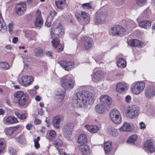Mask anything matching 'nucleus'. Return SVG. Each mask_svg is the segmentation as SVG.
<instances>
[{
  "label": "nucleus",
  "mask_w": 155,
  "mask_h": 155,
  "mask_svg": "<svg viewBox=\"0 0 155 155\" xmlns=\"http://www.w3.org/2000/svg\"><path fill=\"white\" fill-rule=\"evenodd\" d=\"M93 95L87 91L79 92L74 94L72 97V103L75 108L83 107L87 103L91 104L93 102Z\"/></svg>",
  "instance_id": "nucleus-1"
},
{
  "label": "nucleus",
  "mask_w": 155,
  "mask_h": 155,
  "mask_svg": "<svg viewBox=\"0 0 155 155\" xmlns=\"http://www.w3.org/2000/svg\"><path fill=\"white\" fill-rule=\"evenodd\" d=\"M14 97L17 98V102L20 106H24L28 105V95L23 91H18L14 94Z\"/></svg>",
  "instance_id": "nucleus-2"
},
{
  "label": "nucleus",
  "mask_w": 155,
  "mask_h": 155,
  "mask_svg": "<svg viewBox=\"0 0 155 155\" xmlns=\"http://www.w3.org/2000/svg\"><path fill=\"white\" fill-rule=\"evenodd\" d=\"M140 114L139 107L136 105H130L126 110V115L129 118L134 119L137 117Z\"/></svg>",
  "instance_id": "nucleus-3"
},
{
  "label": "nucleus",
  "mask_w": 155,
  "mask_h": 155,
  "mask_svg": "<svg viewBox=\"0 0 155 155\" xmlns=\"http://www.w3.org/2000/svg\"><path fill=\"white\" fill-rule=\"evenodd\" d=\"M74 82L69 75H66L61 78V86L65 89H72L74 87Z\"/></svg>",
  "instance_id": "nucleus-4"
},
{
  "label": "nucleus",
  "mask_w": 155,
  "mask_h": 155,
  "mask_svg": "<svg viewBox=\"0 0 155 155\" xmlns=\"http://www.w3.org/2000/svg\"><path fill=\"white\" fill-rule=\"evenodd\" d=\"M110 117L112 121L115 124H119L121 121L120 114L117 109H114L109 113Z\"/></svg>",
  "instance_id": "nucleus-5"
},
{
  "label": "nucleus",
  "mask_w": 155,
  "mask_h": 155,
  "mask_svg": "<svg viewBox=\"0 0 155 155\" xmlns=\"http://www.w3.org/2000/svg\"><path fill=\"white\" fill-rule=\"evenodd\" d=\"M126 34V29L119 25L111 28L109 31V34L114 35L122 36Z\"/></svg>",
  "instance_id": "nucleus-6"
},
{
  "label": "nucleus",
  "mask_w": 155,
  "mask_h": 155,
  "mask_svg": "<svg viewBox=\"0 0 155 155\" xmlns=\"http://www.w3.org/2000/svg\"><path fill=\"white\" fill-rule=\"evenodd\" d=\"M64 30L62 25L59 23L58 25L54 30V31H51V38H57L58 37H61L64 34Z\"/></svg>",
  "instance_id": "nucleus-7"
},
{
  "label": "nucleus",
  "mask_w": 155,
  "mask_h": 155,
  "mask_svg": "<svg viewBox=\"0 0 155 155\" xmlns=\"http://www.w3.org/2000/svg\"><path fill=\"white\" fill-rule=\"evenodd\" d=\"M145 87L144 83L142 82H137L134 84L131 89L132 92L135 94H138L141 92Z\"/></svg>",
  "instance_id": "nucleus-8"
},
{
  "label": "nucleus",
  "mask_w": 155,
  "mask_h": 155,
  "mask_svg": "<svg viewBox=\"0 0 155 155\" xmlns=\"http://www.w3.org/2000/svg\"><path fill=\"white\" fill-rule=\"evenodd\" d=\"M107 13L105 12H98L94 19V22L97 24H103L105 21Z\"/></svg>",
  "instance_id": "nucleus-9"
},
{
  "label": "nucleus",
  "mask_w": 155,
  "mask_h": 155,
  "mask_svg": "<svg viewBox=\"0 0 155 155\" xmlns=\"http://www.w3.org/2000/svg\"><path fill=\"white\" fill-rule=\"evenodd\" d=\"M26 8V5L25 3L17 4L15 8L16 13L18 15H23L25 12Z\"/></svg>",
  "instance_id": "nucleus-10"
},
{
  "label": "nucleus",
  "mask_w": 155,
  "mask_h": 155,
  "mask_svg": "<svg viewBox=\"0 0 155 155\" xmlns=\"http://www.w3.org/2000/svg\"><path fill=\"white\" fill-rule=\"evenodd\" d=\"M58 63L65 70L69 71L72 69L74 66V62L73 61H60L58 62Z\"/></svg>",
  "instance_id": "nucleus-11"
},
{
  "label": "nucleus",
  "mask_w": 155,
  "mask_h": 155,
  "mask_svg": "<svg viewBox=\"0 0 155 155\" xmlns=\"http://www.w3.org/2000/svg\"><path fill=\"white\" fill-rule=\"evenodd\" d=\"M33 81L31 76H23L19 80V82L21 85L26 86L31 84Z\"/></svg>",
  "instance_id": "nucleus-12"
},
{
  "label": "nucleus",
  "mask_w": 155,
  "mask_h": 155,
  "mask_svg": "<svg viewBox=\"0 0 155 155\" xmlns=\"http://www.w3.org/2000/svg\"><path fill=\"white\" fill-rule=\"evenodd\" d=\"M73 127L72 124L69 123L65 124L63 126V131L66 137H69L71 135Z\"/></svg>",
  "instance_id": "nucleus-13"
},
{
  "label": "nucleus",
  "mask_w": 155,
  "mask_h": 155,
  "mask_svg": "<svg viewBox=\"0 0 155 155\" xmlns=\"http://www.w3.org/2000/svg\"><path fill=\"white\" fill-rule=\"evenodd\" d=\"M100 101L101 104L106 107L109 106L112 102L111 98L107 95H102L100 98Z\"/></svg>",
  "instance_id": "nucleus-14"
},
{
  "label": "nucleus",
  "mask_w": 155,
  "mask_h": 155,
  "mask_svg": "<svg viewBox=\"0 0 155 155\" xmlns=\"http://www.w3.org/2000/svg\"><path fill=\"white\" fill-rule=\"evenodd\" d=\"M35 21L34 23L35 26L37 27H40L43 24L41 12L38 10L36 12L35 16Z\"/></svg>",
  "instance_id": "nucleus-15"
},
{
  "label": "nucleus",
  "mask_w": 155,
  "mask_h": 155,
  "mask_svg": "<svg viewBox=\"0 0 155 155\" xmlns=\"http://www.w3.org/2000/svg\"><path fill=\"white\" fill-rule=\"evenodd\" d=\"M146 97L149 98L155 95V87L153 86H148L146 87L145 91Z\"/></svg>",
  "instance_id": "nucleus-16"
},
{
  "label": "nucleus",
  "mask_w": 155,
  "mask_h": 155,
  "mask_svg": "<svg viewBox=\"0 0 155 155\" xmlns=\"http://www.w3.org/2000/svg\"><path fill=\"white\" fill-rule=\"evenodd\" d=\"M128 85L126 83L120 82L116 85V91L119 93H122L125 92L127 89Z\"/></svg>",
  "instance_id": "nucleus-17"
},
{
  "label": "nucleus",
  "mask_w": 155,
  "mask_h": 155,
  "mask_svg": "<svg viewBox=\"0 0 155 155\" xmlns=\"http://www.w3.org/2000/svg\"><path fill=\"white\" fill-rule=\"evenodd\" d=\"M153 140H147L144 144V146L150 153H153L155 151V145Z\"/></svg>",
  "instance_id": "nucleus-18"
},
{
  "label": "nucleus",
  "mask_w": 155,
  "mask_h": 155,
  "mask_svg": "<svg viewBox=\"0 0 155 155\" xmlns=\"http://www.w3.org/2000/svg\"><path fill=\"white\" fill-rule=\"evenodd\" d=\"M64 118L62 116H57L53 117L52 124L53 126L57 129L60 127V124L61 121L63 120Z\"/></svg>",
  "instance_id": "nucleus-19"
},
{
  "label": "nucleus",
  "mask_w": 155,
  "mask_h": 155,
  "mask_svg": "<svg viewBox=\"0 0 155 155\" xmlns=\"http://www.w3.org/2000/svg\"><path fill=\"white\" fill-rule=\"evenodd\" d=\"M78 148L81 151L83 155H90L91 151L89 147L87 145L82 144L78 146Z\"/></svg>",
  "instance_id": "nucleus-20"
},
{
  "label": "nucleus",
  "mask_w": 155,
  "mask_h": 155,
  "mask_svg": "<svg viewBox=\"0 0 155 155\" xmlns=\"http://www.w3.org/2000/svg\"><path fill=\"white\" fill-rule=\"evenodd\" d=\"M134 128V126L132 124L125 122L122 126L119 128V130L121 131L130 132Z\"/></svg>",
  "instance_id": "nucleus-21"
},
{
  "label": "nucleus",
  "mask_w": 155,
  "mask_h": 155,
  "mask_svg": "<svg viewBox=\"0 0 155 155\" xmlns=\"http://www.w3.org/2000/svg\"><path fill=\"white\" fill-rule=\"evenodd\" d=\"M84 47L86 50H88L91 47L92 40L90 38L86 36H84Z\"/></svg>",
  "instance_id": "nucleus-22"
},
{
  "label": "nucleus",
  "mask_w": 155,
  "mask_h": 155,
  "mask_svg": "<svg viewBox=\"0 0 155 155\" xmlns=\"http://www.w3.org/2000/svg\"><path fill=\"white\" fill-rule=\"evenodd\" d=\"M51 43L53 46L58 51L60 52L62 51L63 48L62 45L59 43V40L58 38H53Z\"/></svg>",
  "instance_id": "nucleus-23"
},
{
  "label": "nucleus",
  "mask_w": 155,
  "mask_h": 155,
  "mask_svg": "<svg viewBox=\"0 0 155 155\" xmlns=\"http://www.w3.org/2000/svg\"><path fill=\"white\" fill-rule=\"evenodd\" d=\"M77 18L79 20L83 19L85 22V23H88L90 21V17L89 14L86 12L82 11L81 14L80 15V16H77Z\"/></svg>",
  "instance_id": "nucleus-24"
},
{
  "label": "nucleus",
  "mask_w": 155,
  "mask_h": 155,
  "mask_svg": "<svg viewBox=\"0 0 155 155\" xmlns=\"http://www.w3.org/2000/svg\"><path fill=\"white\" fill-rule=\"evenodd\" d=\"M139 26L142 28L147 29L150 28L151 25V21L148 20L141 21L139 23Z\"/></svg>",
  "instance_id": "nucleus-25"
},
{
  "label": "nucleus",
  "mask_w": 155,
  "mask_h": 155,
  "mask_svg": "<svg viewBox=\"0 0 155 155\" xmlns=\"http://www.w3.org/2000/svg\"><path fill=\"white\" fill-rule=\"evenodd\" d=\"M55 5L59 9H63L66 5V0H55Z\"/></svg>",
  "instance_id": "nucleus-26"
},
{
  "label": "nucleus",
  "mask_w": 155,
  "mask_h": 155,
  "mask_svg": "<svg viewBox=\"0 0 155 155\" xmlns=\"http://www.w3.org/2000/svg\"><path fill=\"white\" fill-rule=\"evenodd\" d=\"M19 127V125H17L15 127L6 128L5 130V132L7 135H11L14 131L17 130Z\"/></svg>",
  "instance_id": "nucleus-27"
},
{
  "label": "nucleus",
  "mask_w": 155,
  "mask_h": 155,
  "mask_svg": "<svg viewBox=\"0 0 155 155\" xmlns=\"http://www.w3.org/2000/svg\"><path fill=\"white\" fill-rule=\"evenodd\" d=\"M106 107L101 104H98L96 105L95 107L96 111L99 114H102L104 113Z\"/></svg>",
  "instance_id": "nucleus-28"
},
{
  "label": "nucleus",
  "mask_w": 155,
  "mask_h": 155,
  "mask_svg": "<svg viewBox=\"0 0 155 155\" xmlns=\"http://www.w3.org/2000/svg\"><path fill=\"white\" fill-rule=\"evenodd\" d=\"M85 127L86 128L88 131L91 133H94L97 132L99 130V127L95 125H86Z\"/></svg>",
  "instance_id": "nucleus-29"
},
{
  "label": "nucleus",
  "mask_w": 155,
  "mask_h": 155,
  "mask_svg": "<svg viewBox=\"0 0 155 155\" xmlns=\"http://www.w3.org/2000/svg\"><path fill=\"white\" fill-rule=\"evenodd\" d=\"M112 144L110 141H107L105 142L104 144V149L106 154H108L111 150Z\"/></svg>",
  "instance_id": "nucleus-30"
},
{
  "label": "nucleus",
  "mask_w": 155,
  "mask_h": 155,
  "mask_svg": "<svg viewBox=\"0 0 155 155\" xmlns=\"http://www.w3.org/2000/svg\"><path fill=\"white\" fill-rule=\"evenodd\" d=\"M78 142L79 143H86L87 142V136L84 134L80 135L78 137Z\"/></svg>",
  "instance_id": "nucleus-31"
},
{
  "label": "nucleus",
  "mask_w": 155,
  "mask_h": 155,
  "mask_svg": "<svg viewBox=\"0 0 155 155\" xmlns=\"http://www.w3.org/2000/svg\"><path fill=\"white\" fill-rule=\"evenodd\" d=\"M5 122L7 124H14L18 122V120L16 118L10 116L6 119Z\"/></svg>",
  "instance_id": "nucleus-32"
},
{
  "label": "nucleus",
  "mask_w": 155,
  "mask_h": 155,
  "mask_svg": "<svg viewBox=\"0 0 155 155\" xmlns=\"http://www.w3.org/2000/svg\"><path fill=\"white\" fill-rule=\"evenodd\" d=\"M59 93H58L55 96V98L57 99V101L58 102L62 101L65 95V92L63 90L59 91Z\"/></svg>",
  "instance_id": "nucleus-33"
},
{
  "label": "nucleus",
  "mask_w": 155,
  "mask_h": 155,
  "mask_svg": "<svg viewBox=\"0 0 155 155\" xmlns=\"http://www.w3.org/2000/svg\"><path fill=\"white\" fill-rule=\"evenodd\" d=\"M128 45L132 46H141L142 42L137 39H133L128 41Z\"/></svg>",
  "instance_id": "nucleus-34"
},
{
  "label": "nucleus",
  "mask_w": 155,
  "mask_h": 155,
  "mask_svg": "<svg viewBox=\"0 0 155 155\" xmlns=\"http://www.w3.org/2000/svg\"><path fill=\"white\" fill-rule=\"evenodd\" d=\"M35 55L38 57H41L43 54V51L42 49L40 48H35L34 50Z\"/></svg>",
  "instance_id": "nucleus-35"
},
{
  "label": "nucleus",
  "mask_w": 155,
  "mask_h": 155,
  "mask_svg": "<svg viewBox=\"0 0 155 155\" xmlns=\"http://www.w3.org/2000/svg\"><path fill=\"white\" fill-rule=\"evenodd\" d=\"M117 64L118 67L124 68L126 66V62L123 58H119L117 62Z\"/></svg>",
  "instance_id": "nucleus-36"
},
{
  "label": "nucleus",
  "mask_w": 155,
  "mask_h": 155,
  "mask_svg": "<svg viewBox=\"0 0 155 155\" xmlns=\"http://www.w3.org/2000/svg\"><path fill=\"white\" fill-rule=\"evenodd\" d=\"M136 26L135 24L134 21L130 20L128 21L127 25V28L130 31L131 30Z\"/></svg>",
  "instance_id": "nucleus-37"
},
{
  "label": "nucleus",
  "mask_w": 155,
  "mask_h": 155,
  "mask_svg": "<svg viewBox=\"0 0 155 155\" xmlns=\"http://www.w3.org/2000/svg\"><path fill=\"white\" fill-rule=\"evenodd\" d=\"M6 27L5 23L2 18H0V31L2 32H4L6 31Z\"/></svg>",
  "instance_id": "nucleus-38"
},
{
  "label": "nucleus",
  "mask_w": 155,
  "mask_h": 155,
  "mask_svg": "<svg viewBox=\"0 0 155 155\" xmlns=\"http://www.w3.org/2000/svg\"><path fill=\"white\" fill-rule=\"evenodd\" d=\"M103 77V73L102 71H98L96 72L94 75V78L97 80H100Z\"/></svg>",
  "instance_id": "nucleus-39"
},
{
  "label": "nucleus",
  "mask_w": 155,
  "mask_h": 155,
  "mask_svg": "<svg viewBox=\"0 0 155 155\" xmlns=\"http://www.w3.org/2000/svg\"><path fill=\"white\" fill-rule=\"evenodd\" d=\"M9 68V64L7 62H0V69L8 70Z\"/></svg>",
  "instance_id": "nucleus-40"
},
{
  "label": "nucleus",
  "mask_w": 155,
  "mask_h": 155,
  "mask_svg": "<svg viewBox=\"0 0 155 155\" xmlns=\"http://www.w3.org/2000/svg\"><path fill=\"white\" fill-rule=\"evenodd\" d=\"M5 147V141L2 139H0V153L4 150Z\"/></svg>",
  "instance_id": "nucleus-41"
},
{
  "label": "nucleus",
  "mask_w": 155,
  "mask_h": 155,
  "mask_svg": "<svg viewBox=\"0 0 155 155\" xmlns=\"http://www.w3.org/2000/svg\"><path fill=\"white\" fill-rule=\"evenodd\" d=\"M108 131L110 134L114 136H116L118 134L117 130L114 128H109Z\"/></svg>",
  "instance_id": "nucleus-42"
},
{
  "label": "nucleus",
  "mask_w": 155,
  "mask_h": 155,
  "mask_svg": "<svg viewBox=\"0 0 155 155\" xmlns=\"http://www.w3.org/2000/svg\"><path fill=\"white\" fill-rule=\"evenodd\" d=\"M137 138V136L136 135H133L127 140V142L129 143H133L136 140Z\"/></svg>",
  "instance_id": "nucleus-43"
},
{
  "label": "nucleus",
  "mask_w": 155,
  "mask_h": 155,
  "mask_svg": "<svg viewBox=\"0 0 155 155\" xmlns=\"http://www.w3.org/2000/svg\"><path fill=\"white\" fill-rule=\"evenodd\" d=\"M56 136V134L55 131L53 130H51L49 132V136L48 137V139L51 140L55 138Z\"/></svg>",
  "instance_id": "nucleus-44"
},
{
  "label": "nucleus",
  "mask_w": 155,
  "mask_h": 155,
  "mask_svg": "<svg viewBox=\"0 0 155 155\" xmlns=\"http://www.w3.org/2000/svg\"><path fill=\"white\" fill-rule=\"evenodd\" d=\"M15 115L21 120H23L25 119L27 117V116L25 114H20L18 112H15Z\"/></svg>",
  "instance_id": "nucleus-45"
},
{
  "label": "nucleus",
  "mask_w": 155,
  "mask_h": 155,
  "mask_svg": "<svg viewBox=\"0 0 155 155\" xmlns=\"http://www.w3.org/2000/svg\"><path fill=\"white\" fill-rule=\"evenodd\" d=\"M82 6L84 9H89L92 8V6L89 3H85L82 4Z\"/></svg>",
  "instance_id": "nucleus-46"
},
{
  "label": "nucleus",
  "mask_w": 155,
  "mask_h": 155,
  "mask_svg": "<svg viewBox=\"0 0 155 155\" xmlns=\"http://www.w3.org/2000/svg\"><path fill=\"white\" fill-rule=\"evenodd\" d=\"M40 140V137L39 136L37 137V138H35L34 140V146L36 148H38L40 147V144L38 141Z\"/></svg>",
  "instance_id": "nucleus-47"
},
{
  "label": "nucleus",
  "mask_w": 155,
  "mask_h": 155,
  "mask_svg": "<svg viewBox=\"0 0 155 155\" xmlns=\"http://www.w3.org/2000/svg\"><path fill=\"white\" fill-rule=\"evenodd\" d=\"M17 140L21 143H25V137L23 135H21L18 136L17 139Z\"/></svg>",
  "instance_id": "nucleus-48"
},
{
  "label": "nucleus",
  "mask_w": 155,
  "mask_h": 155,
  "mask_svg": "<svg viewBox=\"0 0 155 155\" xmlns=\"http://www.w3.org/2000/svg\"><path fill=\"white\" fill-rule=\"evenodd\" d=\"M52 20L50 17H48L46 21L45 25L48 27H49L51 25Z\"/></svg>",
  "instance_id": "nucleus-49"
},
{
  "label": "nucleus",
  "mask_w": 155,
  "mask_h": 155,
  "mask_svg": "<svg viewBox=\"0 0 155 155\" xmlns=\"http://www.w3.org/2000/svg\"><path fill=\"white\" fill-rule=\"evenodd\" d=\"M8 151L10 154L12 155H15L16 154V150L12 147H9Z\"/></svg>",
  "instance_id": "nucleus-50"
},
{
  "label": "nucleus",
  "mask_w": 155,
  "mask_h": 155,
  "mask_svg": "<svg viewBox=\"0 0 155 155\" xmlns=\"http://www.w3.org/2000/svg\"><path fill=\"white\" fill-rule=\"evenodd\" d=\"M62 141L60 139H57L54 142L53 144L58 146H61L62 144Z\"/></svg>",
  "instance_id": "nucleus-51"
},
{
  "label": "nucleus",
  "mask_w": 155,
  "mask_h": 155,
  "mask_svg": "<svg viewBox=\"0 0 155 155\" xmlns=\"http://www.w3.org/2000/svg\"><path fill=\"white\" fill-rule=\"evenodd\" d=\"M137 3L140 6H142L146 4V0H137Z\"/></svg>",
  "instance_id": "nucleus-52"
},
{
  "label": "nucleus",
  "mask_w": 155,
  "mask_h": 155,
  "mask_svg": "<svg viewBox=\"0 0 155 155\" xmlns=\"http://www.w3.org/2000/svg\"><path fill=\"white\" fill-rule=\"evenodd\" d=\"M56 12L54 11H51L49 15L48 16V17L51 18L52 20H53V18L56 15Z\"/></svg>",
  "instance_id": "nucleus-53"
},
{
  "label": "nucleus",
  "mask_w": 155,
  "mask_h": 155,
  "mask_svg": "<svg viewBox=\"0 0 155 155\" xmlns=\"http://www.w3.org/2000/svg\"><path fill=\"white\" fill-rule=\"evenodd\" d=\"M13 24L12 23H9L8 25V30L9 33H11L12 31L13 28Z\"/></svg>",
  "instance_id": "nucleus-54"
},
{
  "label": "nucleus",
  "mask_w": 155,
  "mask_h": 155,
  "mask_svg": "<svg viewBox=\"0 0 155 155\" xmlns=\"http://www.w3.org/2000/svg\"><path fill=\"white\" fill-rule=\"evenodd\" d=\"M140 129H144L145 128V125L143 122H141L140 124Z\"/></svg>",
  "instance_id": "nucleus-55"
},
{
  "label": "nucleus",
  "mask_w": 155,
  "mask_h": 155,
  "mask_svg": "<svg viewBox=\"0 0 155 155\" xmlns=\"http://www.w3.org/2000/svg\"><path fill=\"white\" fill-rule=\"evenodd\" d=\"M131 99V98L130 96L129 95H127L126 97L125 98L126 101L127 102H128Z\"/></svg>",
  "instance_id": "nucleus-56"
},
{
  "label": "nucleus",
  "mask_w": 155,
  "mask_h": 155,
  "mask_svg": "<svg viewBox=\"0 0 155 155\" xmlns=\"http://www.w3.org/2000/svg\"><path fill=\"white\" fill-rule=\"evenodd\" d=\"M41 120L38 119H35L34 121L35 123L36 124H39L41 123Z\"/></svg>",
  "instance_id": "nucleus-57"
},
{
  "label": "nucleus",
  "mask_w": 155,
  "mask_h": 155,
  "mask_svg": "<svg viewBox=\"0 0 155 155\" xmlns=\"http://www.w3.org/2000/svg\"><path fill=\"white\" fill-rule=\"evenodd\" d=\"M18 41V38L17 37H14L13 38L12 42L14 43H16Z\"/></svg>",
  "instance_id": "nucleus-58"
},
{
  "label": "nucleus",
  "mask_w": 155,
  "mask_h": 155,
  "mask_svg": "<svg viewBox=\"0 0 155 155\" xmlns=\"http://www.w3.org/2000/svg\"><path fill=\"white\" fill-rule=\"evenodd\" d=\"M41 99V97L39 95H37L35 97V99L37 101H40Z\"/></svg>",
  "instance_id": "nucleus-59"
},
{
  "label": "nucleus",
  "mask_w": 155,
  "mask_h": 155,
  "mask_svg": "<svg viewBox=\"0 0 155 155\" xmlns=\"http://www.w3.org/2000/svg\"><path fill=\"white\" fill-rule=\"evenodd\" d=\"M32 126L31 124H28L26 126V129L27 130H30L31 127H32Z\"/></svg>",
  "instance_id": "nucleus-60"
},
{
  "label": "nucleus",
  "mask_w": 155,
  "mask_h": 155,
  "mask_svg": "<svg viewBox=\"0 0 155 155\" xmlns=\"http://www.w3.org/2000/svg\"><path fill=\"white\" fill-rule=\"evenodd\" d=\"M44 113V111L42 110V109L41 108L40 109V110L38 111V114L41 116Z\"/></svg>",
  "instance_id": "nucleus-61"
},
{
  "label": "nucleus",
  "mask_w": 155,
  "mask_h": 155,
  "mask_svg": "<svg viewBox=\"0 0 155 155\" xmlns=\"http://www.w3.org/2000/svg\"><path fill=\"white\" fill-rule=\"evenodd\" d=\"M46 54L47 56L48 57H51L52 53L50 51H48L46 52Z\"/></svg>",
  "instance_id": "nucleus-62"
},
{
  "label": "nucleus",
  "mask_w": 155,
  "mask_h": 155,
  "mask_svg": "<svg viewBox=\"0 0 155 155\" xmlns=\"http://www.w3.org/2000/svg\"><path fill=\"white\" fill-rule=\"evenodd\" d=\"M5 111L2 109H0V115H3L5 113Z\"/></svg>",
  "instance_id": "nucleus-63"
},
{
  "label": "nucleus",
  "mask_w": 155,
  "mask_h": 155,
  "mask_svg": "<svg viewBox=\"0 0 155 155\" xmlns=\"http://www.w3.org/2000/svg\"><path fill=\"white\" fill-rule=\"evenodd\" d=\"M5 48L8 50H11L12 49V47L10 45H8L5 46Z\"/></svg>",
  "instance_id": "nucleus-64"
}]
</instances>
